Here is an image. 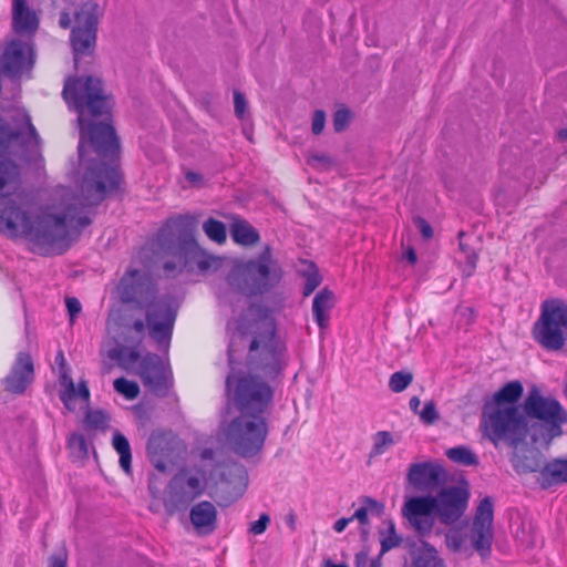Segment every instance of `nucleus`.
<instances>
[{
    "instance_id": "obj_1",
    "label": "nucleus",
    "mask_w": 567,
    "mask_h": 567,
    "mask_svg": "<svg viewBox=\"0 0 567 567\" xmlns=\"http://www.w3.org/2000/svg\"><path fill=\"white\" fill-rule=\"evenodd\" d=\"M39 135L27 113H19L12 121L0 116V231L8 237L25 238L32 251L40 255L61 254L72 229L91 224L87 216L78 214L79 207L99 205L106 188L118 183L115 167L96 164L90 167L81 183L80 195L61 187L55 197L61 202L54 212L31 214V198L22 188L19 159L39 147Z\"/></svg>"
},
{
    "instance_id": "obj_2",
    "label": "nucleus",
    "mask_w": 567,
    "mask_h": 567,
    "mask_svg": "<svg viewBox=\"0 0 567 567\" xmlns=\"http://www.w3.org/2000/svg\"><path fill=\"white\" fill-rule=\"evenodd\" d=\"M523 392L522 382L515 380L507 382L485 400L480 422L485 439L491 442L507 440L511 444H517L528 436L536 443L550 442L561 435L567 412L559 402L544 396L534 386L523 404L517 405Z\"/></svg>"
},
{
    "instance_id": "obj_3",
    "label": "nucleus",
    "mask_w": 567,
    "mask_h": 567,
    "mask_svg": "<svg viewBox=\"0 0 567 567\" xmlns=\"http://www.w3.org/2000/svg\"><path fill=\"white\" fill-rule=\"evenodd\" d=\"M62 95L69 107L78 113V124L81 132L80 157H83L86 138L100 157L113 158L116 156L120 144L114 127L105 122H94L95 117L107 115L111 109L102 81L92 75L70 78L64 83Z\"/></svg>"
},
{
    "instance_id": "obj_4",
    "label": "nucleus",
    "mask_w": 567,
    "mask_h": 567,
    "mask_svg": "<svg viewBox=\"0 0 567 567\" xmlns=\"http://www.w3.org/2000/svg\"><path fill=\"white\" fill-rule=\"evenodd\" d=\"M236 329L250 338L248 361L252 369L266 377H275L284 365L286 347L277 337L276 322L268 308L250 305L237 320Z\"/></svg>"
},
{
    "instance_id": "obj_5",
    "label": "nucleus",
    "mask_w": 567,
    "mask_h": 567,
    "mask_svg": "<svg viewBox=\"0 0 567 567\" xmlns=\"http://www.w3.org/2000/svg\"><path fill=\"white\" fill-rule=\"evenodd\" d=\"M196 224L194 216H178L168 219L159 231L157 243L161 251L173 257L172 261L164 262L167 274L187 266L196 267L202 274L215 272L221 267L223 259L200 248L190 234Z\"/></svg>"
},
{
    "instance_id": "obj_6",
    "label": "nucleus",
    "mask_w": 567,
    "mask_h": 567,
    "mask_svg": "<svg viewBox=\"0 0 567 567\" xmlns=\"http://www.w3.org/2000/svg\"><path fill=\"white\" fill-rule=\"evenodd\" d=\"M233 341L228 348V361L233 367ZM234 370V368H231ZM226 395L237 408L239 413L261 414L270 408L274 390L261 378L254 374L235 373L231 371L226 378Z\"/></svg>"
},
{
    "instance_id": "obj_7",
    "label": "nucleus",
    "mask_w": 567,
    "mask_h": 567,
    "mask_svg": "<svg viewBox=\"0 0 567 567\" xmlns=\"http://www.w3.org/2000/svg\"><path fill=\"white\" fill-rule=\"evenodd\" d=\"M281 280V271L271 257V249L266 246L257 259L235 266L228 275L229 286L247 296L269 291Z\"/></svg>"
},
{
    "instance_id": "obj_8",
    "label": "nucleus",
    "mask_w": 567,
    "mask_h": 567,
    "mask_svg": "<svg viewBox=\"0 0 567 567\" xmlns=\"http://www.w3.org/2000/svg\"><path fill=\"white\" fill-rule=\"evenodd\" d=\"M267 434V421L261 414L240 413L225 431L230 447L243 457L257 454L262 449Z\"/></svg>"
},
{
    "instance_id": "obj_9",
    "label": "nucleus",
    "mask_w": 567,
    "mask_h": 567,
    "mask_svg": "<svg viewBox=\"0 0 567 567\" xmlns=\"http://www.w3.org/2000/svg\"><path fill=\"white\" fill-rule=\"evenodd\" d=\"M564 332H567V303L546 300L534 327L536 341L547 350H560L565 344Z\"/></svg>"
},
{
    "instance_id": "obj_10",
    "label": "nucleus",
    "mask_w": 567,
    "mask_h": 567,
    "mask_svg": "<svg viewBox=\"0 0 567 567\" xmlns=\"http://www.w3.org/2000/svg\"><path fill=\"white\" fill-rule=\"evenodd\" d=\"M99 4L86 1L75 13V27L71 32V44L74 54L75 68L82 59L92 58L96 43V25Z\"/></svg>"
},
{
    "instance_id": "obj_11",
    "label": "nucleus",
    "mask_w": 567,
    "mask_h": 567,
    "mask_svg": "<svg viewBox=\"0 0 567 567\" xmlns=\"http://www.w3.org/2000/svg\"><path fill=\"white\" fill-rule=\"evenodd\" d=\"M146 324L150 337L157 343L161 350L167 351L176 319V309L166 299H155L147 302Z\"/></svg>"
},
{
    "instance_id": "obj_12",
    "label": "nucleus",
    "mask_w": 567,
    "mask_h": 567,
    "mask_svg": "<svg viewBox=\"0 0 567 567\" xmlns=\"http://www.w3.org/2000/svg\"><path fill=\"white\" fill-rule=\"evenodd\" d=\"M432 501V509L439 520L444 525H452L465 513L468 504L470 492L464 486H447L435 496L425 495Z\"/></svg>"
},
{
    "instance_id": "obj_13",
    "label": "nucleus",
    "mask_w": 567,
    "mask_h": 567,
    "mask_svg": "<svg viewBox=\"0 0 567 567\" xmlns=\"http://www.w3.org/2000/svg\"><path fill=\"white\" fill-rule=\"evenodd\" d=\"M138 375L148 392L156 396H166L173 388V373L168 361L155 353L142 358Z\"/></svg>"
},
{
    "instance_id": "obj_14",
    "label": "nucleus",
    "mask_w": 567,
    "mask_h": 567,
    "mask_svg": "<svg viewBox=\"0 0 567 567\" xmlns=\"http://www.w3.org/2000/svg\"><path fill=\"white\" fill-rule=\"evenodd\" d=\"M34 64L32 44L20 39H11L3 44L0 53V70L10 78L29 74Z\"/></svg>"
},
{
    "instance_id": "obj_15",
    "label": "nucleus",
    "mask_w": 567,
    "mask_h": 567,
    "mask_svg": "<svg viewBox=\"0 0 567 567\" xmlns=\"http://www.w3.org/2000/svg\"><path fill=\"white\" fill-rule=\"evenodd\" d=\"M118 293L123 302H134L144 307L156 297V289L151 277L140 270L128 271L120 281Z\"/></svg>"
},
{
    "instance_id": "obj_16",
    "label": "nucleus",
    "mask_w": 567,
    "mask_h": 567,
    "mask_svg": "<svg viewBox=\"0 0 567 567\" xmlns=\"http://www.w3.org/2000/svg\"><path fill=\"white\" fill-rule=\"evenodd\" d=\"M492 443L495 447L505 444L512 449L511 463L518 474L538 473L542 475L546 458L537 449L527 447V437H524L517 444H511L507 440H499Z\"/></svg>"
},
{
    "instance_id": "obj_17",
    "label": "nucleus",
    "mask_w": 567,
    "mask_h": 567,
    "mask_svg": "<svg viewBox=\"0 0 567 567\" xmlns=\"http://www.w3.org/2000/svg\"><path fill=\"white\" fill-rule=\"evenodd\" d=\"M432 509V501L425 496L409 498L402 507V516L419 536H427L432 533L435 519Z\"/></svg>"
},
{
    "instance_id": "obj_18",
    "label": "nucleus",
    "mask_w": 567,
    "mask_h": 567,
    "mask_svg": "<svg viewBox=\"0 0 567 567\" xmlns=\"http://www.w3.org/2000/svg\"><path fill=\"white\" fill-rule=\"evenodd\" d=\"M494 504L489 496L484 497L475 512L472 540L476 550L488 551L493 540Z\"/></svg>"
},
{
    "instance_id": "obj_19",
    "label": "nucleus",
    "mask_w": 567,
    "mask_h": 567,
    "mask_svg": "<svg viewBox=\"0 0 567 567\" xmlns=\"http://www.w3.org/2000/svg\"><path fill=\"white\" fill-rule=\"evenodd\" d=\"M406 480L419 492L436 489L446 480V471L435 462L426 461L410 465Z\"/></svg>"
},
{
    "instance_id": "obj_20",
    "label": "nucleus",
    "mask_w": 567,
    "mask_h": 567,
    "mask_svg": "<svg viewBox=\"0 0 567 567\" xmlns=\"http://www.w3.org/2000/svg\"><path fill=\"white\" fill-rule=\"evenodd\" d=\"M169 502L175 508L188 505L203 494L204 485L197 476L175 475L171 482Z\"/></svg>"
},
{
    "instance_id": "obj_21",
    "label": "nucleus",
    "mask_w": 567,
    "mask_h": 567,
    "mask_svg": "<svg viewBox=\"0 0 567 567\" xmlns=\"http://www.w3.org/2000/svg\"><path fill=\"white\" fill-rule=\"evenodd\" d=\"M148 455L154 467L161 473L169 472L184 446L175 442L173 446L162 437L152 439L147 446Z\"/></svg>"
},
{
    "instance_id": "obj_22",
    "label": "nucleus",
    "mask_w": 567,
    "mask_h": 567,
    "mask_svg": "<svg viewBox=\"0 0 567 567\" xmlns=\"http://www.w3.org/2000/svg\"><path fill=\"white\" fill-rule=\"evenodd\" d=\"M33 378L34 365L30 354L20 352L11 372L6 378V388L12 393H22L33 381Z\"/></svg>"
},
{
    "instance_id": "obj_23",
    "label": "nucleus",
    "mask_w": 567,
    "mask_h": 567,
    "mask_svg": "<svg viewBox=\"0 0 567 567\" xmlns=\"http://www.w3.org/2000/svg\"><path fill=\"white\" fill-rule=\"evenodd\" d=\"M189 519L199 535H210L217 528V508L208 502L203 501L190 508Z\"/></svg>"
},
{
    "instance_id": "obj_24",
    "label": "nucleus",
    "mask_w": 567,
    "mask_h": 567,
    "mask_svg": "<svg viewBox=\"0 0 567 567\" xmlns=\"http://www.w3.org/2000/svg\"><path fill=\"white\" fill-rule=\"evenodd\" d=\"M12 28L17 34L33 35L39 28V18L27 0L12 1Z\"/></svg>"
},
{
    "instance_id": "obj_25",
    "label": "nucleus",
    "mask_w": 567,
    "mask_h": 567,
    "mask_svg": "<svg viewBox=\"0 0 567 567\" xmlns=\"http://www.w3.org/2000/svg\"><path fill=\"white\" fill-rule=\"evenodd\" d=\"M60 383L65 388L64 391L60 393V399L68 410H74L73 401L76 396L81 398L85 402H89L90 390L86 382L80 381L76 389L72 378L69 374V370L60 371Z\"/></svg>"
},
{
    "instance_id": "obj_26",
    "label": "nucleus",
    "mask_w": 567,
    "mask_h": 567,
    "mask_svg": "<svg viewBox=\"0 0 567 567\" xmlns=\"http://www.w3.org/2000/svg\"><path fill=\"white\" fill-rule=\"evenodd\" d=\"M537 481L544 489L567 483V458L546 461L542 475H538Z\"/></svg>"
},
{
    "instance_id": "obj_27",
    "label": "nucleus",
    "mask_w": 567,
    "mask_h": 567,
    "mask_svg": "<svg viewBox=\"0 0 567 567\" xmlns=\"http://www.w3.org/2000/svg\"><path fill=\"white\" fill-rule=\"evenodd\" d=\"M336 297L334 293L328 289H321L313 299L312 302V313L316 322L320 327V329H326L329 326V313L331 309L334 307Z\"/></svg>"
},
{
    "instance_id": "obj_28",
    "label": "nucleus",
    "mask_w": 567,
    "mask_h": 567,
    "mask_svg": "<svg viewBox=\"0 0 567 567\" xmlns=\"http://www.w3.org/2000/svg\"><path fill=\"white\" fill-rule=\"evenodd\" d=\"M411 556L415 567H445L436 549L422 540L412 545Z\"/></svg>"
},
{
    "instance_id": "obj_29",
    "label": "nucleus",
    "mask_w": 567,
    "mask_h": 567,
    "mask_svg": "<svg viewBox=\"0 0 567 567\" xmlns=\"http://www.w3.org/2000/svg\"><path fill=\"white\" fill-rule=\"evenodd\" d=\"M230 235L235 243L243 246H252L259 241L258 231L246 220H235L230 228Z\"/></svg>"
},
{
    "instance_id": "obj_30",
    "label": "nucleus",
    "mask_w": 567,
    "mask_h": 567,
    "mask_svg": "<svg viewBox=\"0 0 567 567\" xmlns=\"http://www.w3.org/2000/svg\"><path fill=\"white\" fill-rule=\"evenodd\" d=\"M223 476L225 477L226 484L235 492L236 496L241 495L248 480L246 468L240 464L231 463L226 466Z\"/></svg>"
},
{
    "instance_id": "obj_31",
    "label": "nucleus",
    "mask_w": 567,
    "mask_h": 567,
    "mask_svg": "<svg viewBox=\"0 0 567 567\" xmlns=\"http://www.w3.org/2000/svg\"><path fill=\"white\" fill-rule=\"evenodd\" d=\"M445 455L452 462L463 466H477L480 463L478 456L465 445L451 447L445 452Z\"/></svg>"
},
{
    "instance_id": "obj_32",
    "label": "nucleus",
    "mask_w": 567,
    "mask_h": 567,
    "mask_svg": "<svg viewBox=\"0 0 567 567\" xmlns=\"http://www.w3.org/2000/svg\"><path fill=\"white\" fill-rule=\"evenodd\" d=\"M113 447L120 454V465L125 473H131V446L128 440L120 432H115L113 436Z\"/></svg>"
},
{
    "instance_id": "obj_33",
    "label": "nucleus",
    "mask_w": 567,
    "mask_h": 567,
    "mask_svg": "<svg viewBox=\"0 0 567 567\" xmlns=\"http://www.w3.org/2000/svg\"><path fill=\"white\" fill-rule=\"evenodd\" d=\"M384 528L380 529L381 555L398 547L402 538L395 532V525L392 520L383 523Z\"/></svg>"
},
{
    "instance_id": "obj_34",
    "label": "nucleus",
    "mask_w": 567,
    "mask_h": 567,
    "mask_svg": "<svg viewBox=\"0 0 567 567\" xmlns=\"http://www.w3.org/2000/svg\"><path fill=\"white\" fill-rule=\"evenodd\" d=\"M110 358L116 360L121 367L128 369L140 360V353L134 348L120 347L110 351Z\"/></svg>"
},
{
    "instance_id": "obj_35",
    "label": "nucleus",
    "mask_w": 567,
    "mask_h": 567,
    "mask_svg": "<svg viewBox=\"0 0 567 567\" xmlns=\"http://www.w3.org/2000/svg\"><path fill=\"white\" fill-rule=\"evenodd\" d=\"M203 230L210 240L217 244H223L226 241V226L220 220L208 218L203 224Z\"/></svg>"
},
{
    "instance_id": "obj_36",
    "label": "nucleus",
    "mask_w": 567,
    "mask_h": 567,
    "mask_svg": "<svg viewBox=\"0 0 567 567\" xmlns=\"http://www.w3.org/2000/svg\"><path fill=\"white\" fill-rule=\"evenodd\" d=\"M113 385L116 392L128 400H133L140 394V386L135 381H130L125 378H117Z\"/></svg>"
},
{
    "instance_id": "obj_37",
    "label": "nucleus",
    "mask_w": 567,
    "mask_h": 567,
    "mask_svg": "<svg viewBox=\"0 0 567 567\" xmlns=\"http://www.w3.org/2000/svg\"><path fill=\"white\" fill-rule=\"evenodd\" d=\"M307 164L317 171H328L336 165V161L324 153H309Z\"/></svg>"
},
{
    "instance_id": "obj_38",
    "label": "nucleus",
    "mask_w": 567,
    "mask_h": 567,
    "mask_svg": "<svg viewBox=\"0 0 567 567\" xmlns=\"http://www.w3.org/2000/svg\"><path fill=\"white\" fill-rule=\"evenodd\" d=\"M464 237H465V233L460 231L458 247H460V250L465 255L466 265H467V269L465 270L466 276H471L473 274L474 269L476 268L477 255H476L475 250L472 247H470V245L464 240Z\"/></svg>"
},
{
    "instance_id": "obj_39",
    "label": "nucleus",
    "mask_w": 567,
    "mask_h": 567,
    "mask_svg": "<svg viewBox=\"0 0 567 567\" xmlns=\"http://www.w3.org/2000/svg\"><path fill=\"white\" fill-rule=\"evenodd\" d=\"M413 374L411 372H394L389 380V388L392 392L399 393L405 390L412 382Z\"/></svg>"
},
{
    "instance_id": "obj_40",
    "label": "nucleus",
    "mask_w": 567,
    "mask_h": 567,
    "mask_svg": "<svg viewBox=\"0 0 567 567\" xmlns=\"http://www.w3.org/2000/svg\"><path fill=\"white\" fill-rule=\"evenodd\" d=\"M352 117H353V115H352L351 111L346 106H341L338 110H336V112L333 113V120H332L334 132L341 133V132L346 131L349 127V125L352 121Z\"/></svg>"
},
{
    "instance_id": "obj_41",
    "label": "nucleus",
    "mask_w": 567,
    "mask_h": 567,
    "mask_svg": "<svg viewBox=\"0 0 567 567\" xmlns=\"http://www.w3.org/2000/svg\"><path fill=\"white\" fill-rule=\"evenodd\" d=\"M373 447L371 451V456L381 455L385 452L386 447H389L392 443V435L386 431L378 432L373 437Z\"/></svg>"
},
{
    "instance_id": "obj_42",
    "label": "nucleus",
    "mask_w": 567,
    "mask_h": 567,
    "mask_svg": "<svg viewBox=\"0 0 567 567\" xmlns=\"http://www.w3.org/2000/svg\"><path fill=\"white\" fill-rule=\"evenodd\" d=\"M109 421V416L101 410L89 411L85 415V422L94 429L104 427Z\"/></svg>"
},
{
    "instance_id": "obj_43",
    "label": "nucleus",
    "mask_w": 567,
    "mask_h": 567,
    "mask_svg": "<svg viewBox=\"0 0 567 567\" xmlns=\"http://www.w3.org/2000/svg\"><path fill=\"white\" fill-rule=\"evenodd\" d=\"M311 272H309L306 277V285L303 289V296H310L321 284V276L313 265L310 266Z\"/></svg>"
},
{
    "instance_id": "obj_44",
    "label": "nucleus",
    "mask_w": 567,
    "mask_h": 567,
    "mask_svg": "<svg viewBox=\"0 0 567 567\" xmlns=\"http://www.w3.org/2000/svg\"><path fill=\"white\" fill-rule=\"evenodd\" d=\"M420 419L425 424H433L440 419L439 412L436 410L435 403L433 401H429L425 403L423 410L419 413Z\"/></svg>"
},
{
    "instance_id": "obj_45",
    "label": "nucleus",
    "mask_w": 567,
    "mask_h": 567,
    "mask_svg": "<svg viewBox=\"0 0 567 567\" xmlns=\"http://www.w3.org/2000/svg\"><path fill=\"white\" fill-rule=\"evenodd\" d=\"M69 444L72 450L78 452L79 456L87 457L89 449H87V443L83 435L73 434L70 437Z\"/></svg>"
},
{
    "instance_id": "obj_46",
    "label": "nucleus",
    "mask_w": 567,
    "mask_h": 567,
    "mask_svg": "<svg viewBox=\"0 0 567 567\" xmlns=\"http://www.w3.org/2000/svg\"><path fill=\"white\" fill-rule=\"evenodd\" d=\"M234 109L238 118L243 120L248 111V103L245 95L239 91H234Z\"/></svg>"
},
{
    "instance_id": "obj_47",
    "label": "nucleus",
    "mask_w": 567,
    "mask_h": 567,
    "mask_svg": "<svg viewBox=\"0 0 567 567\" xmlns=\"http://www.w3.org/2000/svg\"><path fill=\"white\" fill-rule=\"evenodd\" d=\"M326 126V112L316 110L312 115L311 131L315 135H320Z\"/></svg>"
},
{
    "instance_id": "obj_48",
    "label": "nucleus",
    "mask_w": 567,
    "mask_h": 567,
    "mask_svg": "<svg viewBox=\"0 0 567 567\" xmlns=\"http://www.w3.org/2000/svg\"><path fill=\"white\" fill-rule=\"evenodd\" d=\"M269 523H270L269 515L261 514L258 520L250 524L249 533L252 535H260V534L265 533Z\"/></svg>"
},
{
    "instance_id": "obj_49",
    "label": "nucleus",
    "mask_w": 567,
    "mask_h": 567,
    "mask_svg": "<svg viewBox=\"0 0 567 567\" xmlns=\"http://www.w3.org/2000/svg\"><path fill=\"white\" fill-rule=\"evenodd\" d=\"M456 313L464 326L471 324L475 319V311L471 307H458Z\"/></svg>"
},
{
    "instance_id": "obj_50",
    "label": "nucleus",
    "mask_w": 567,
    "mask_h": 567,
    "mask_svg": "<svg viewBox=\"0 0 567 567\" xmlns=\"http://www.w3.org/2000/svg\"><path fill=\"white\" fill-rule=\"evenodd\" d=\"M65 305H66L68 312L70 315V321H71V323H73L74 318L81 312V309H82L81 303L76 298L68 297L65 299Z\"/></svg>"
},
{
    "instance_id": "obj_51",
    "label": "nucleus",
    "mask_w": 567,
    "mask_h": 567,
    "mask_svg": "<svg viewBox=\"0 0 567 567\" xmlns=\"http://www.w3.org/2000/svg\"><path fill=\"white\" fill-rule=\"evenodd\" d=\"M414 223L425 239L432 238L433 229H432L431 225L425 219H423L421 217H416L414 219Z\"/></svg>"
},
{
    "instance_id": "obj_52",
    "label": "nucleus",
    "mask_w": 567,
    "mask_h": 567,
    "mask_svg": "<svg viewBox=\"0 0 567 567\" xmlns=\"http://www.w3.org/2000/svg\"><path fill=\"white\" fill-rule=\"evenodd\" d=\"M68 555L64 550L49 558V567H66Z\"/></svg>"
},
{
    "instance_id": "obj_53",
    "label": "nucleus",
    "mask_w": 567,
    "mask_h": 567,
    "mask_svg": "<svg viewBox=\"0 0 567 567\" xmlns=\"http://www.w3.org/2000/svg\"><path fill=\"white\" fill-rule=\"evenodd\" d=\"M353 519H358L362 525H367L369 523L368 519V507L362 506L354 512V514L350 517Z\"/></svg>"
},
{
    "instance_id": "obj_54",
    "label": "nucleus",
    "mask_w": 567,
    "mask_h": 567,
    "mask_svg": "<svg viewBox=\"0 0 567 567\" xmlns=\"http://www.w3.org/2000/svg\"><path fill=\"white\" fill-rule=\"evenodd\" d=\"M352 522V518L350 517H342L340 519H338L334 525H333V529L337 532V533H341L346 529V527Z\"/></svg>"
},
{
    "instance_id": "obj_55",
    "label": "nucleus",
    "mask_w": 567,
    "mask_h": 567,
    "mask_svg": "<svg viewBox=\"0 0 567 567\" xmlns=\"http://www.w3.org/2000/svg\"><path fill=\"white\" fill-rule=\"evenodd\" d=\"M59 25L62 29H69L70 28V25H71V18H70V13L68 11L61 12L60 20H59Z\"/></svg>"
},
{
    "instance_id": "obj_56",
    "label": "nucleus",
    "mask_w": 567,
    "mask_h": 567,
    "mask_svg": "<svg viewBox=\"0 0 567 567\" xmlns=\"http://www.w3.org/2000/svg\"><path fill=\"white\" fill-rule=\"evenodd\" d=\"M368 560V554L361 551L355 556V567H364Z\"/></svg>"
},
{
    "instance_id": "obj_57",
    "label": "nucleus",
    "mask_w": 567,
    "mask_h": 567,
    "mask_svg": "<svg viewBox=\"0 0 567 567\" xmlns=\"http://www.w3.org/2000/svg\"><path fill=\"white\" fill-rule=\"evenodd\" d=\"M420 404H421V400H420V398H419V396H412V398L410 399V402H409L410 409H411L414 413H416V414H419V413L421 412V411H419Z\"/></svg>"
},
{
    "instance_id": "obj_58",
    "label": "nucleus",
    "mask_w": 567,
    "mask_h": 567,
    "mask_svg": "<svg viewBox=\"0 0 567 567\" xmlns=\"http://www.w3.org/2000/svg\"><path fill=\"white\" fill-rule=\"evenodd\" d=\"M55 362L59 364L60 371L68 370L66 360H65L62 351L58 352V354L55 357Z\"/></svg>"
},
{
    "instance_id": "obj_59",
    "label": "nucleus",
    "mask_w": 567,
    "mask_h": 567,
    "mask_svg": "<svg viewBox=\"0 0 567 567\" xmlns=\"http://www.w3.org/2000/svg\"><path fill=\"white\" fill-rule=\"evenodd\" d=\"M405 258L412 265H414L416 262L417 258H416V254L413 248H409L406 250Z\"/></svg>"
},
{
    "instance_id": "obj_60",
    "label": "nucleus",
    "mask_w": 567,
    "mask_h": 567,
    "mask_svg": "<svg viewBox=\"0 0 567 567\" xmlns=\"http://www.w3.org/2000/svg\"><path fill=\"white\" fill-rule=\"evenodd\" d=\"M133 329L137 332V333H143L144 332V329H145V323L143 320H136L134 323H133Z\"/></svg>"
},
{
    "instance_id": "obj_61",
    "label": "nucleus",
    "mask_w": 567,
    "mask_h": 567,
    "mask_svg": "<svg viewBox=\"0 0 567 567\" xmlns=\"http://www.w3.org/2000/svg\"><path fill=\"white\" fill-rule=\"evenodd\" d=\"M186 179L192 182V183H195V182H198L202 179V176L195 172H187L186 173Z\"/></svg>"
},
{
    "instance_id": "obj_62",
    "label": "nucleus",
    "mask_w": 567,
    "mask_h": 567,
    "mask_svg": "<svg viewBox=\"0 0 567 567\" xmlns=\"http://www.w3.org/2000/svg\"><path fill=\"white\" fill-rule=\"evenodd\" d=\"M214 452L209 449H206L202 452V458H213Z\"/></svg>"
},
{
    "instance_id": "obj_63",
    "label": "nucleus",
    "mask_w": 567,
    "mask_h": 567,
    "mask_svg": "<svg viewBox=\"0 0 567 567\" xmlns=\"http://www.w3.org/2000/svg\"><path fill=\"white\" fill-rule=\"evenodd\" d=\"M363 503L367 504V505H370L372 507L379 506L378 502L372 499V498H370V497H364L363 498Z\"/></svg>"
},
{
    "instance_id": "obj_64",
    "label": "nucleus",
    "mask_w": 567,
    "mask_h": 567,
    "mask_svg": "<svg viewBox=\"0 0 567 567\" xmlns=\"http://www.w3.org/2000/svg\"><path fill=\"white\" fill-rule=\"evenodd\" d=\"M558 137L560 141H567V128H561L558 132Z\"/></svg>"
}]
</instances>
